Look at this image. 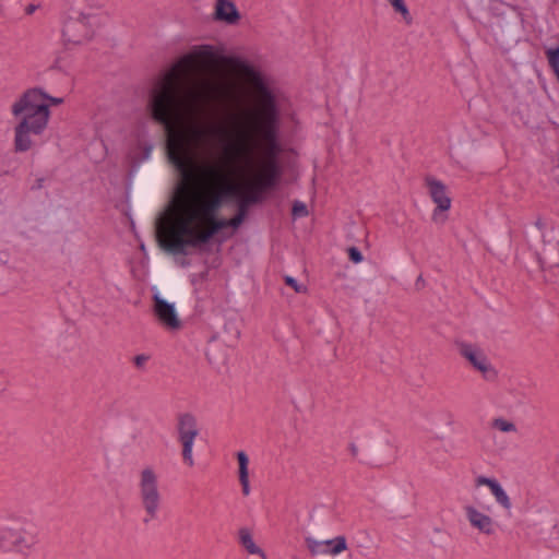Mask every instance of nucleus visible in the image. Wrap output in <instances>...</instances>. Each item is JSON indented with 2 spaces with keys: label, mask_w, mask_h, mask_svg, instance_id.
Wrapping results in <instances>:
<instances>
[{
  "label": "nucleus",
  "mask_w": 559,
  "mask_h": 559,
  "mask_svg": "<svg viewBox=\"0 0 559 559\" xmlns=\"http://www.w3.org/2000/svg\"><path fill=\"white\" fill-rule=\"evenodd\" d=\"M44 178H38L32 189H41L44 187Z\"/></svg>",
  "instance_id": "36"
},
{
  "label": "nucleus",
  "mask_w": 559,
  "mask_h": 559,
  "mask_svg": "<svg viewBox=\"0 0 559 559\" xmlns=\"http://www.w3.org/2000/svg\"><path fill=\"white\" fill-rule=\"evenodd\" d=\"M425 183L428 188V193L431 200L437 205L432 213L433 221H437L438 213L450 210L452 201L448 194L447 186L441 180L427 176L425 178Z\"/></svg>",
  "instance_id": "12"
},
{
  "label": "nucleus",
  "mask_w": 559,
  "mask_h": 559,
  "mask_svg": "<svg viewBox=\"0 0 559 559\" xmlns=\"http://www.w3.org/2000/svg\"><path fill=\"white\" fill-rule=\"evenodd\" d=\"M492 496L496 499V502L500 504L504 510L510 511L512 508L511 500L502 486L498 483L491 490Z\"/></svg>",
  "instance_id": "21"
},
{
  "label": "nucleus",
  "mask_w": 559,
  "mask_h": 559,
  "mask_svg": "<svg viewBox=\"0 0 559 559\" xmlns=\"http://www.w3.org/2000/svg\"><path fill=\"white\" fill-rule=\"evenodd\" d=\"M464 511L469 525L480 534L491 536L496 533V523L489 515L473 506L464 507Z\"/></svg>",
  "instance_id": "14"
},
{
  "label": "nucleus",
  "mask_w": 559,
  "mask_h": 559,
  "mask_svg": "<svg viewBox=\"0 0 559 559\" xmlns=\"http://www.w3.org/2000/svg\"><path fill=\"white\" fill-rule=\"evenodd\" d=\"M455 345L459 354L484 376L491 370L485 353L477 345L466 342H456Z\"/></svg>",
  "instance_id": "13"
},
{
  "label": "nucleus",
  "mask_w": 559,
  "mask_h": 559,
  "mask_svg": "<svg viewBox=\"0 0 559 559\" xmlns=\"http://www.w3.org/2000/svg\"><path fill=\"white\" fill-rule=\"evenodd\" d=\"M197 135H198V136H203V131H201V130H197Z\"/></svg>",
  "instance_id": "38"
},
{
  "label": "nucleus",
  "mask_w": 559,
  "mask_h": 559,
  "mask_svg": "<svg viewBox=\"0 0 559 559\" xmlns=\"http://www.w3.org/2000/svg\"><path fill=\"white\" fill-rule=\"evenodd\" d=\"M306 544L312 556L323 554V549H326L324 542H318L311 537L306 538Z\"/></svg>",
  "instance_id": "25"
},
{
  "label": "nucleus",
  "mask_w": 559,
  "mask_h": 559,
  "mask_svg": "<svg viewBox=\"0 0 559 559\" xmlns=\"http://www.w3.org/2000/svg\"><path fill=\"white\" fill-rule=\"evenodd\" d=\"M282 175L283 169L278 160H266L263 173L255 178L251 187L265 197L269 191L278 186Z\"/></svg>",
  "instance_id": "10"
},
{
  "label": "nucleus",
  "mask_w": 559,
  "mask_h": 559,
  "mask_svg": "<svg viewBox=\"0 0 559 559\" xmlns=\"http://www.w3.org/2000/svg\"><path fill=\"white\" fill-rule=\"evenodd\" d=\"M201 181L202 183H205L207 188L215 187L216 189L214 190L218 195H221L224 202L239 197L240 194L239 188L228 181L226 169L222 164L204 165L202 168Z\"/></svg>",
  "instance_id": "7"
},
{
  "label": "nucleus",
  "mask_w": 559,
  "mask_h": 559,
  "mask_svg": "<svg viewBox=\"0 0 559 559\" xmlns=\"http://www.w3.org/2000/svg\"><path fill=\"white\" fill-rule=\"evenodd\" d=\"M45 94V98H44V102L47 99L50 102V104L52 105H60L63 103V98H60V97H52V96H49L47 95L45 92H43Z\"/></svg>",
  "instance_id": "32"
},
{
  "label": "nucleus",
  "mask_w": 559,
  "mask_h": 559,
  "mask_svg": "<svg viewBox=\"0 0 559 559\" xmlns=\"http://www.w3.org/2000/svg\"><path fill=\"white\" fill-rule=\"evenodd\" d=\"M215 133L219 135V143L224 144L225 152H230V150L233 148V152L236 153L237 156H241L245 158L247 163H251L253 153V142L252 138L249 136L247 132L240 133V141L236 146H230L225 140H223L222 135L225 134L224 129L216 128Z\"/></svg>",
  "instance_id": "15"
},
{
  "label": "nucleus",
  "mask_w": 559,
  "mask_h": 559,
  "mask_svg": "<svg viewBox=\"0 0 559 559\" xmlns=\"http://www.w3.org/2000/svg\"><path fill=\"white\" fill-rule=\"evenodd\" d=\"M556 182L557 185H559V176L556 178Z\"/></svg>",
  "instance_id": "40"
},
{
  "label": "nucleus",
  "mask_w": 559,
  "mask_h": 559,
  "mask_svg": "<svg viewBox=\"0 0 559 559\" xmlns=\"http://www.w3.org/2000/svg\"><path fill=\"white\" fill-rule=\"evenodd\" d=\"M210 147L206 145V153H212V150H209Z\"/></svg>",
  "instance_id": "39"
},
{
  "label": "nucleus",
  "mask_w": 559,
  "mask_h": 559,
  "mask_svg": "<svg viewBox=\"0 0 559 559\" xmlns=\"http://www.w3.org/2000/svg\"><path fill=\"white\" fill-rule=\"evenodd\" d=\"M492 428L498 429L502 432H515L516 426L509 420H506L504 418H495L491 423Z\"/></svg>",
  "instance_id": "24"
},
{
  "label": "nucleus",
  "mask_w": 559,
  "mask_h": 559,
  "mask_svg": "<svg viewBox=\"0 0 559 559\" xmlns=\"http://www.w3.org/2000/svg\"><path fill=\"white\" fill-rule=\"evenodd\" d=\"M95 16L80 14L79 17L68 19L62 28L63 39L72 44H82L93 35V26L95 25Z\"/></svg>",
  "instance_id": "9"
},
{
  "label": "nucleus",
  "mask_w": 559,
  "mask_h": 559,
  "mask_svg": "<svg viewBox=\"0 0 559 559\" xmlns=\"http://www.w3.org/2000/svg\"><path fill=\"white\" fill-rule=\"evenodd\" d=\"M150 356L145 354H140L134 356L133 364L138 369H143L145 367V364L148 361Z\"/></svg>",
  "instance_id": "31"
},
{
  "label": "nucleus",
  "mask_w": 559,
  "mask_h": 559,
  "mask_svg": "<svg viewBox=\"0 0 559 559\" xmlns=\"http://www.w3.org/2000/svg\"><path fill=\"white\" fill-rule=\"evenodd\" d=\"M476 486H487L490 490L498 484V480L495 478H489L486 476H478L475 479Z\"/></svg>",
  "instance_id": "27"
},
{
  "label": "nucleus",
  "mask_w": 559,
  "mask_h": 559,
  "mask_svg": "<svg viewBox=\"0 0 559 559\" xmlns=\"http://www.w3.org/2000/svg\"><path fill=\"white\" fill-rule=\"evenodd\" d=\"M227 219L201 217L195 221L176 219L175 226L164 230L165 238H158L159 245L174 254H187V248H199L221 230L227 228Z\"/></svg>",
  "instance_id": "4"
},
{
  "label": "nucleus",
  "mask_w": 559,
  "mask_h": 559,
  "mask_svg": "<svg viewBox=\"0 0 559 559\" xmlns=\"http://www.w3.org/2000/svg\"><path fill=\"white\" fill-rule=\"evenodd\" d=\"M259 96L260 114L257 131L265 144L266 160H278L282 151L278 141L281 110L278 91L271 86L270 81L249 64L242 67Z\"/></svg>",
  "instance_id": "2"
},
{
  "label": "nucleus",
  "mask_w": 559,
  "mask_h": 559,
  "mask_svg": "<svg viewBox=\"0 0 559 559\" xmlns=\"http://www.w3.org/2000/svg\"><path fill=\"white\" fill-rule=\"evenodd\" d=\"M237 460L239 465V481L241 485V491L243 496H248L250 493V484H249V459L248 455L243 451H239L237 453Z\"/></svg>",
  "instance_id": "18"
},
{
  "label": "nucleus",
  "mask_w": 559,
  "mask_h": 559,
  "mask_svg": "<svg viewBox=\"0 0 559 559\" xmlns=\"http://www.w3.org/2000/svg\"><path fill=\"white\" fill-rule=\"evenodd\" d=\"M285 283L286 285L290 286L296 293H302L306 290V287L299 285L297 281L292 276H285Z\"/></svg>",
  "instance_id": "30"
},
{
  "label": "nucleus",
  "mask_w": 559,
  "mask_h": 559,
  "mask_svg": "<svg viewBox=\"0 0 559 559\" xmlns=\"http://www.w3.org/2000/svg\"><path fill=\"white\" fill-rule=\"evenodd\" d=\"M139 496L146 516L144 523L157 518L162 504L157 475L152 467H145L140 473Z\"/></svg>",
  "instance_id": "6"
},
{
  "label": "nucleus",
  "mask_w": 559,
  "mask_h": 559,
  "mask_svg": "<svg viewBox=\"0 0 559 559\" xmlns=\"http://www.w3.org/2000/svg\"><path fill=\"white\" fill-rule=\"evenodd\" d=\"M395 12L400 13L407 25L413 23V17L404 0H386Z\"/></svg>",
  "instance_id": "22"
},
{
  "label": "nucleus",
  "mask_w": 559,
  "mask_h": 559,
  "mask_svg": "<svg viewBox=\"0 0 559 559\" xmlns=\"http://www.w3.org/2000/svg\"><path fill=\"white\" fill-rule=\"evenodd\" d=\"M39 543L37 525L28 518L12 515L0 524V550L28 557Z\"/></svg>",
  "instance_id": "5"
},
{
  "label": "nucleus",
  "mask_w": 559,
  "mask_h": 559,
  "mask_svg": "<svg viewBox=\"0 0 559 559\" xmlns=\"http://www.w3.org/2000/svg\"><path fill=\"white\" fill-rule=\"evenodd\" d=\"M246 214L237 209L234 217L227 219V226L237 229L246 218Z\"/></svg>",
  "instance_id": "26"
},
{
  "label": "nucleus",
  "mask_w": 559,
  "mask_h": 559,
  "mask_svg": "<svg viewBox=\"0 0 559 559\" xmlns=\"http://www.w3.org/2000/svg\"><path fill=\"white\" fill-rule=\"evenodd\" d=\"M324 544L326 549H323V554L331 556H337L347 549L346 537L343 535H338L332 539L324 540Z\"/></svg>",
  "instance_id": "19"
},
{
  "label": "nucleus",
  "mask_w": 559,
  "mask_h": 559,
  "mask_svg": "<svg viewBox=\"0 0 559 559\" xmlns=\"http://www.w3.org/2000/svg\"><path fill=\"white\" fill-rule=\"evenodd\" d=\"M548 64L559 81V46L546 50Z\"/></svg>",
  "instance_id": "23"
},
{
  "label": "nucleus",
  "mask_w": 559,
  "mask_h": 559,
  "mask_svg": "<svg viewBox=\"0 0 559 559\" xmlns=\"http://www.w3.org/2000/svg\"><path fill=\"white\" fill-rule=\"evenodd\" d=\"M535 226L540 230L543 231L545 229V223L544 221L539 217L536 219L535 222Z\"/></svg>",
  "instance_id": "37"
},
{
  "label": "nucleus",
  "mask_w": 559,
  "mask_h": 559,
  "mask_svg": "<svg viewBox=\"0 0 559 559\" xmlns=\"http://www.w3.org/2000/svg\"><path fill=\"white\" fill-rule=\"evenodd\" d=\"M45 97L40 88H29L12 105V115L20 118L14 127V152L31 150L34 145L32 135H40L47 128L50 110L44 104Z\"/></svg>",
  "instance_id": "3"
},
{
  "label": "nucleus",
  "mask_w": 559,
  "mask_h": 559,
  "mask_svg": "<svg viewBox=\"0 0 559 559\" xmlns=\"http://www.w3.org/2000/svg\"><path fill=\"white\" fill-rule=\"evenodd\" d=\"M216 20L224 21L228 24H235L240 15L236 5L228 0H217L215 8Z\"/></svg>",
  "instance_id": "16"
},
{
  "label": "nucleus",
  "mask_w": 559,
  "mask_h": 559,
  "mask_svg": "<svg viewBox=\"0 0 559 559\" xmlns=\"http://www.w3.org/2000/svg\"><path fill=\"white\" fill-rule=\"evenodd\" d=\"M356 548H357V552H358L359 555H361V556H367V552H368V550H369V547L364 546L362 544H357Z\"/></svg>",
  "instance_id": "34"
},
{
  "label": "nucleus",
  "mask_w": 559,
  "mask_h": 559,
  "mask_svg": "<svg viewBox=\"0 0 559 559\" xmlns=\"http://www.w3.org/2000/svg\"><path fill=\"white\" fill-rule=\"evenodd\" d=\"M177 432L178 441L182 445L183 462L192 467L194 465L192 449L199 435L197 418L190 413L180 414L177 421Z\"/></svg>",
  "instance_id": "8"
},
{
  "label": "nucleus",
  "mask_w": 559,
  "mask_h": 559,
  "mask_svg": "<svg viewBox=\"0 0 559 559\" xmlns=\"http://www.w3.org/2000/svg\"><path fill=\"white\" fill-rule=\"evenodd\" d=\"M348 451L354 459L358 456V447L355 443H349Z\"/></svg>",
  "instance_id": "33"
},
{
  "label": "nucleus",
  "mask_w": 559,
  "mask_h": 559,
  "mask_svg": "<svg viewBox=\"0 0 559 559\" xmlns=\"http://www.w3.org/2000/svg\"><path fill=\"white\" fill-rule=\"evenodd\" d=\"M239 540L242 547L251 555H261L264 557V552L261 548H259L251 536V533L247 528H241L239 531Z\"/></svg>",
  "instance_id": "20"
},
{
  "label": "nucleus",
  "mask_w": 559,
  "mask_h": 559,
  "mask_svg": "<svg viewBox=\"0 0 559 559\" xmlns=\"http://www.w3.org/2000/svg\"><path fill=\"white\" fill-rule=\"evenodd\" d=\"M221 60L222 56L214 46H193L156 81L150 93L147 109L152 119L163 126L169 134L166 142L167 156L181 177L174 200L178 215L176 219L195 221L201 217H212V215H218L225 203L212 188L205 197L192 189L193 174L190 169L187 143L182 138L173 135L176 124L191 107L179 87L180 76L209 72Z\"/></svg>",
  "instance_id": "1"
},
{
  "label": "nucleus",
  "mask_w": 559,
  "mask_h": 559,
  "mask_svg": "<svg viewBox=\"0 0 559 559\" xmlns=\"http://www.w3.org/2000/svg\"><path fill=\"white\" fill-rule=\"evenodd\" d=\"M348 258L354 263H360L362 261V253L357 247H349L347 249Z\"/></svg>",
  "instance_id": "29"
},
{
  "label": "nucleus",
  "mask_w": 559,
  "mask_h": 559,
  "mask_svg": "<svg viewBox=\"0 0 559 559\" xmlns=\"http://www.w3.org/2000/svg\"><path fill=\"white\" fill-rule=\"evenodd\" d=\"M293 215L297 217H302L308 215V210L305 203L296 201L293 204Z\"/></svg>",
  "instance_id": "28"
},
{
  "label": "nucleus",
  "mask_w": 559,
  "mask_h": 559,
  "mask_svg": "<svg viewBox=\"0 0 559 559\" xmlns=\"http://www.w3.org/2000/svg\"><path fill=\"white\" fill-rule=\"evenodd\" d=\"M154 314L158 322L167 331H178L182 328V322L178 318L174 304L163 299L158 294L153 296Z\"/></svg>",
  "instance_id": "11"
},
{
  "label": "nucleus",
  "mask_w": 559,
  "mask_h": 559,
  "mask_svg": "<svg viewBox=\"0 0 559 559\" xmlns=\"http://www.w3.org/2000/svg\"><path fill=\"white\" fill-rule=\"evenodd\" d=\"M37 8H38V7H37L36 4L31 3V4H28V5L25 8V13H26L27 15H31V14H33V13L37 10Z\"/></svg>",
  "instance_id": "35"
},
{
  "label": "nucleus",
  "mask_w": 559,
  "mask_h": 559,
  "mask_svg": "<svg viewBox=\"0 0 559 559\" xmlns=\"http://www.w3.org/2000/svg\"><path fill=\"white\" fill-rule=\"evenodd\" d=\"M264 195L260 194L255 191L251 186L248 189V192L243 195H240L237 200V209L248 214L249 207L254 204H260L264 201Z\"/></svg>",
  "instance_id": "17"
}]
</instances>
